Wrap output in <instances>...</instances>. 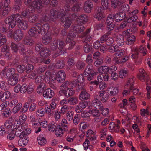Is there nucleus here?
<instances>
[{
	"instance_id": "obj_1",
	"label": "nucleus",
	"mask_w": 151,
	"mask_h": 151,
	"mask_svg": "<svg viewBox=\"0 0 151 151\" xmlns=\"http://www.w3.org/2000/svg\"><path fill=\"white\" fill-rule=\"evenodd\" d=\"M42 1L39 0L37 1H34L28 9L23 11L22 13L23 16L27 17L29 16V13H33L35 10H38L42 8Z\"/></svg>"
},
{
	"instance_id": "obj_2",
	"label": "nucleus",
	"mask_w": 151,
	"mask_h": 151,
	"mask_svg": "<svg viewBox=\"0 0 151 151\" xmlns=\"http://www.w3.org/2000/svg\"><path fill=\"white\" fill-rule=\"evenodd\" d=\"M8 37L10 38H13L16 41H20L24 37V33L21 30L17 29L14 31L13 34L10 32L8 34Z\"/></svg>"
},
{
	"instance_id": "obj_3",
	"label": "nucleus",
	"mask_w": 151,
	"mask_h": 151,
	"mask_svg": "<svg viewBox=\"0 0 151 151\" xmlns=\"http://www.w3.org/2000/svg\"><path fill=\"white\" fill-rule=\"evenodd\" d=\"M2 73L3 75L6 78H9L13 76L18 75L16 73L15 69L13 68H10L7 69V68L5 67L2 71Z\"/></svg>"
},
{
	"instance_id": "obj_4",
	"label": "nucleus",
	"mask_w": 151,
	"mask_h": 151,
	"mask_svg": "<svg viewBox=\"0 0 151 151\" xmlns=\"http://www.w3.org/2000/svg\"><path fill=\"white\" fill-rule=\"evenodd\" d=\"M139 75H137V77L142 81H146L147 84L148 82H150V80L149 79L148 75L143 68H141L139 70Z\"/></svg>"
},
{
	"instance_id": "obj_5",
	"label": "nucleus",
	"mask_w": 151,
	"mask_h": 151,
	"mask_svg": "<svg viewBox=\"0 0 151 151\" xmlns=\"http://www.w3.org/2000/svg\"><path fill=\"white\" fill-rule=\"evenodd\" d=\"M92 104L95 108L100 110L103 109V106L101 102L99 99V97L98 95H96L92 101Z\"/></svg>"
},
{
	"instance_id": "obj_6",
	"label": "nucleus",
	"mask_w": 151,
	"mask_h": 151,
	"mask_svg": "<svg viewBox=\"0 0 151 151\" xmlns=\"http://www.w3.org/2000/svg\"><path fill=\"white\" fill-rule=\"evenodd\" d=\"M5 23L9 24V29L11 30L16 25V21H14L12 16H9L7 17L5 19Z\"/></svg>"
},
{
	"instance_id": "obj_7",
	"label": "nucleus",
	"mask_w": 151,
	"mask_h": 151,
	"mask_svg": "<svg viewBox=\"0 0 151 151\" xmlns=\"http://www.w3.org/2000/svg\"><path fill=\"white\" fill-rule=\"evenodd\" d=\"M56 79L60 83H62L65 79L66 75L65 72L62 70H60L57 73Z\"/></svg>"
},
{
	"instance_id": "obj_8",
	"label": "nucleus",
	"mask_w": 151,
	"mask_h": 151,
	"mask_svg": "<svg viewBox=\"0 0 151 151\" xmlns=\"http://www.w3.org/2000/svg\"><path fill=\"white\" fill-rule=\"evenodd\" d=\"M27 125L26 124H21L20 126H19L18 125H17L16 124H14L13 127V130L14 129H16L15 134L17 136H19L20 134L19 133L21 131L22 132L24 130V129L26 127Z\"/></svg>"
},
{
	"instance_id": "obj_9",
	"label": "nucleus",
	"mask_w": 151,
	"mask_h": 151,
	"mask_svg": "<svg viewBox=\"0 0 151 151\" xmlns=\"http://www.w3.org/2000/svg\"><path fill=\"white\" fill-rule=\"evenodd\" d=\"M60 93L63 94L67 97L73 95L75 93V91L71 88H67L64 90H61L59 91Z\"/></svg>"
},
{
	"instance_id": "obj_10",
	"label": "nucleus",
	"mask_w": 151,
	"mask_h": 151,
	"mask_svg": "<svg viewBox=\"0 0 151 151\" xmlns=\"http://www.w3.org/2000/svg\"><path fill=\"white\" fill-rule=\"evenodd\" d=\"M93 5L91 1L89 0L85 1L84 3L83 9L86 13L90 12L93 9Z\"/></svg>"
},
{
	"instance_id": "obj_11",
	"label": "nucleus",
	"mask_w": 151,
	"mask_h": 151,
	"mask_svg": "<svg viewBox=\"0 0 151 151\" xmlns=\"http://www.w3.org/2000/svg\"><path fill=\"white\" fill-rule=\"evenodd\" d=\"M90 94L85 90L81 91L79 96V99L81 101L86 100L90 98Z\"/></svg>"
},
{
	"instance_id": "obj_12",
	"label": "nucleus",
	"mask_w": 151,
	"mask_h": 151,
	"mask_svg": "<svg viewBox=\"0 0 151 151\" xmlns=\"http://www.w3.org/2000/svg\"><path fill=\"white\" fill-rule=\"evenodd\" d=\"M61 20L62 22L64 23L63 26L65 29H68L70 27L72 21L69 17L65 16Z\"/></svg>"
},
{
	"instance_id": "obj_13",
	"label": "nucleus",
	"mask_w": 151,
	"mask_h": 151,
	"mask_svg": "<svg viewBox=\"0 0 151 151\" xmlns=\"http://www.w3.org/2000/svg\"><path fill=\"white\" fill-rule=\"evenodd\" d=\"M54 93L53 91L50 88L45 90L43 92V96L46 98H52L54 95Z\"/></svg>"
},
{
	"instance_id": "obj_14",
	"label": "nucleus",
	"mask_w": 151,
	"mask_h": 151,
	"mask_svg": "<svg viewBox=\"0 0 151 151\" xmlns=\"http://www.w3.org/2000/svg\"><path fill=\"white\" fill-rule=\"evenodd\" d=\"M90 29H88L83 34V35L81 36L82 37H85L84 39L83 40V42H89L92 39V36L91 35H90L89 33L90 32Z\"/></svg>"
},
{
	"instance_id": "obj_15",
	"label": "nucleus",
	"mask_w": 151,
	"mask_h": 151,
	"mask_svg": "<svg viewBox=\"0 0 151 151\" xmlns=\"http://www.w3.org/2000/svg\"><path fill=\"white\" fill-rule=\"evenodd\" d=\"M20 53L23 55L24 57L26 58V61H27V58L30 57L33 54V52L32 50H29L26 51L24 48L21 49Z\"/></svg>"
},
{
	"instance_id": "obj_16",
	"label": "nucleus",
	"mask_w": 151,
	"mask_h": 151,
	"mask_svg": "<svg viewBox=\"0 0 151 151\" xmlns=\"http://www.w3.org/2000/svg\"><path fill=\"white\" fill-rule=\"evenodd\" d=\"M9 78L8 81L9 84L12 86H14L18 82L19 75H16Z\"/></svg>"
},
{
	"instance_id": "obj_17",
	"label": "nucleus",
	"mask_w": 151,
	"mask_h": 151,
	"mask_svg": "<svg viewBox=\"0 0 151 151\" xmlns=\"http://www.w3.org/2000/svg\"><path fill=\"white\" fill-rule=\"evenodd\" d=\"M84 29L85 27L84 26L76 24L74 27L73 31L77 35V34L81 33L84 31Z\"/></svg>"
},
{
	"instance_id": "obj_18",
	"label": "nucleus",
	"mask_w": 151,
	"mask_h": 151,
	"mask_svg": "<svg viewBox=\"0 0 151 151\" xmlns=\"http://www.w3.org/2000/svg\"><path fill=\"white\" fill-rule=\"evenodd\" d=\"M76 34H75L73 31L72 32L68 33L66 39V42L69 43L74 41L73 40L76 38Z\"/></svg>"
},
{
	"instance_id": "obj_19",
	"label": "nucleus",
	"mask_w": 151,
	"mask_h": 151,
	"mask_svg": "<svg viewBox=\"0 0 151 151\" xmlns=\"http://www.w3.org/2000/svg\"><path fill=\"white\" fill-rule=\"evenodd\" d=\"M88 17L86 14H82L79 16L77 19V22L80 23H84L87 22Z\"/></svg>"
},
{
	"instance_id": "obj_20",
	"label": "nucleus",
	"mask_w": 151,
	"mask_h": 151,
	"mask_svg": "<svg viewBox=\"0 0 151 151\" xmlns=\"http://www.w3.org/2000/svg\"><path fill=\"white\" fill-rule=\"evenodd\" d=\"M10 6H3L2 10L0 13V16H6L8 15L11 11Z\"/></svg>"
},
{
	"instance_id": "obj_21",
	"label": "nucleus",
	"mask_w": 151,
	"mask_h": 151,
	"mask_svg": "<svg viewBox=\"0 0 151 151\" xmlns=\"http://www.w3.org/2000/svg\"><path fill=\"white\" fill-rule=\"evenodd\" d=\"M136 39V37L134 35L130 36L127 37L125 43L128 45H132L135 42Z\"/></svg>"
},
{
	"instance_id": "obj_22",
	"label": "nucleus",
	"mask_w": 151,
	"mask_h": 151,
	"mask_svg": "<svg viewBox=\"0 0 151 151\" xmlns=\"http://www.w3.org/2000/svg\"><path fill=\"white\" fill-rule=\"evenodd\" d=\"M27 125L26 127L24 129V130L20 133L19 137L20 138L24 137H27V135L29 134L31 132L30 128H27Z\"/></svg>"
},
{
	"instance_id": "obj_23",
	"label": "nucleus",
	"mask_w": 151,
	"mask_h": 151,
	"mask_svg": "<svg viewBox=\"0 0 151 151\" xmlns=\"http://www.w3.org/2000/svg\"><path fill=\"white\" fill-rule=\"evenodd\" d=\"M51 52L50 51L49 49L45 47L42 48L40 52L41 56L43 57H47L50 55Z\"/></svg>"
},
{
	"instance_id": "obj_24",
	"label": "nucleus",
	"mask_w": 151,
	"mask_h": 151,
	"mask_svg": "<svg viewBox=\"0 0 151 151\" xmlns=\"http://www.w3.org/2000/svg\"><path fill=\"white\" fill-rule=\"evenodd\" d=\"M109 67L106 66H101L97 70L98 73L106 74L108 72Z\"/></svg>"
},
{
	"instance_id": "obj_25",
	"label": "nucleus",
	"mask_w": 151,
	"mask_h": 151,
	"mask_svg": "<svg viewBox=\"0 0 151 151\" xmlns=\"http://www.w3.org/2000/svg\"><path fill=\"white\" fill-rule=\"evenodd\" d=\"M28 22L25 20H22L19 24L18 26L19 28L22 30H25L28 27Z\"/></svg>"
},
{
	"instance_id": "obj_26",
	"label": "nucleus",
	"mask_w": 151,
	"mask_h": 151,
	"mask_svg": "<svg viewBox=\"0 0 151 151\" xmlns=\"http://www.w3.org/2000/svg\"><path fill=\"white\" fill-rule=\"evenodd\" d=\"M13 124L10 120H7L5 122L3 126L5 128V129L6 132L12 130V129Z\"/></svg>"
},
{
	"instance_id": "obj_27",
	"label": "nucleus",
	"mask_w": 151,
	"mask_h": 151,
	"mask_svg": "<svg viewBox=\"0 0 151 151\" xmlns=\"http://www.w3.org/2000/svg\"><path fill=\"white\" fill-rule=\"evenodd\" d=\"M28 137H24L20 138L18 141V144L19 146L24 147L28 143Z\"/></svg>"
},
{
	"instance_id": "obj_28",
	"label": "nucleus",
	"mask_w": 151,
	"mask_h": 151,
	"mask_svg": "<svg viewBox=\"0 0 151 151\" xmlns=\"http://www.w3.org/2000/svg\"><path fill=\"white\" fill-rule=\"evenodd\" d=\"M116 41L117 44L120 46L123 45L124 43V37L121 35H118L116 38Z\"/></svg>"
},
{
	"instance_id": "obj_29",
	"label": "nucleus",
	"mask_w": 151,
	"mask_h": 151,
	"mask_svg": "<svg viewBox=\"0 0 151 151\" xmlns=\"http://www.w3.org/2000/svg\"><path fill=\"white\" fill-rule=\"evenodd\" d=\"M125 14L122 13H118L115 14L114 15L116 21L118 22L122 21L125 17Z\"/></svg>"
},
{
	"instance_id": "obj_30",
	"label": "nucleus",
	"mask_w": 151,
	"mask_h": 151,
	"mask_svg": "<svg viewBox=\"0 0 151 151\" xmlns=\"http://www.w3.org/2000/svg\"><path fill=\"white\" fill-rule=\"evenodd\" d=\"M77 0H67L66 4L65 6V9L66 12H68L70 10V8L69 4H72L76 2Z\"/></svg>"
},
{
	"instance_id": "obj_31",
	"label": "nucleus",
	"mask_w": 151,
	"mask_h": 151,
	"mask_svg": "<svg viewBox=\"0 0 151 151\" xmlns=\"http://www.w3.org/2000/svg\"><path fill=\"white\" fill-rule=\"evenodd\" d=\"M58 12L55 9H53L51 10L49 14L50 17V19H53L58 18Z\"/></svg>"
},
{
	"instance_id": "obj_32",
	"label": "nucleus",
	"mask_w": 151,
	"mask_h": 151,
	"mask_svg": "<svg viewBox=\"0 0 151 151\" xmlns=\"http://www.w3.org/2000/svg\"><path fill=\"white\" fill-rule=\"evenodd\" d=\"M129 17H126L127 22L128 23H131L135 22L138 19V17L136 15H130L128 14Z\"/></svg>"
},
{
	"instance_id": "obj_33",
	"label": "nucleus",
	"mask_w": 151,
	"mask_h": 151,
	"mask_svg": "<svg viewBox=\"0 0 151 151\" xmlns=\"http://www.w3.org/2000/svg\"><path fill=\"white\" fill-rule=\"evenodd\" d=\"M23 42L26 45L32 46L34 43V41L31 38L27 37L24 39Z\"/></svg>"
},
{
	"instance_id": "obj_34",
	"label": "nucleus",
	"mask_w": 151,
	"mask_h": 151,
	"mask_svg": "<svg viewBox=\"0 0 151 151\" xmlns=\"http://www.w3.org/2000/svg\"><path fill=\"white\" fill-rule=\"evenodd\" d=\"M38 15L37 14H30L28 16L27 18L30 22L33 23L37 21L38 19Z\"/></svg>"
},
{
	"instance_id": "obj_35",
	"label": "nucleus",
	"mask_w": 151,
	"mask_h": 151,
	"mask_svg": "<svg viewBox=\"0 0 151 151\" xmlns=\"http://www.w3.org/2000/svg\"><path fill=\"white\" fill-rule=\"evenodd\" d=\"M57 126V124L54 122L52 121L48 125V128H49V131L53 132L54 131H55L58 127Z\"/></svg>"
},
{
	"instance_id": "obj_36",
	"label": "nucleus",
	"mask_w": 151,
	"mask_h": 151,
	"mask_svg": "<svg viewBox=\"0 0 151 151\" xmlns=\"http://www.w3.org/2000/svg\"><path fill=\"white\" fill-rule=\"evenodd\" d=\"M114 18V15L112 14H110L108 15L107 19L106 20L105 23L106 24H111L113 23Z\"/></svg>"
},
{
	"instance_id": "obj_37",
	"label": "nucleus",
	"mask_w": 151,
	"mask_h": 151,
	"mask_svg": "<svg viewBox=\"0 0 151 151\" xmlns=\"http://www.w3.org/2000/svg\"><path fill=\"white\" fill-rule=\"evenodd\" d=\"M65 129L62 127H57L55 130V134L57 137L62 135L63 134Z\"/></svg>"
},
{
	"instance_id": "obj_38",
	"label": "nucleus",
	"mask_w": 151,
	"mask_h": 151,
	"mask_svg": "<svg viewBox=\"0 0 151 151\" xmlns=\"http://www.w3.org/2000/svg\"><path fill=\"white\" fill-rule=\"evenodd\" d=\"M10 16H12L14 21H16V22L19 23L22 20V18L20 14H12Z\"/></svg>"
},
{
	"instance_id": "obj_39",
	"label": "nucleus",
	"mask_w": 151,
	"mask_h": 151,
	"mask_svg": "<svg viewBox=\"0 0 151 151\" xmlns=\"http://www.w3.org/2000/svg\"><path fill=\"white\" fill-rule=\"evenodd\" d=\"M65 65V62L63 60H60L56 63L55 67L58 69H61L64 67Z\"/></svg>"
},
{
	"instance_id": "obj_40",
	"label": "nucleus",
	"mask_w": 151,
	"mask_h": 151,
	"mask_svg": "<svg viewBox=\"0 0 151 151\" xmlns=\"http://www.w3.org/2000/svg\"><path fill=\"white\" fill-rule=\"evenodd\" d=\"M109 91H110V95H111L115 96L118 92L117 89L113 87H111L109 88Z\"/></svg>"
},
{
	"instance_id": "obj_41",
	"label": "nucleus",
	"mask_w": 151,
	"mask_h": 151,
	"mask_svg": "<svg viewBox=\"0 0 151 151\" xmlns=\"http://www.w3.org/2000/svg\"><path fill=\"white\" fill-rule=\"evenodd\" d=\"M52 38L47 35H45L42 38V42L45 44H48L51 40Z\"/></svg>"
},
{
	"instance_id": "obj_42",
	"label": "nucleus",
	"mask_w": 151,
	"mask_h": 151,
	"mask_svg": "<svg viewBox=\"0 0 151 151\" xmlns=\"http://www.w3.org/2000/svg\"><path fill=\"white\" fill-rule=\"evenodd\" d=\"M68 103L71 105H74L78 103V99L76 97H72L68 99Z\"/></svg>"
},
{
	"instance_id": "obj_43",
	"label": "nucleus",
	"mask_w": 151,
	"mask_h": 151,
	"mask_svg": "<svg viewBox=\"0 0 151 151\" xmlns=\"http://www.w3.org/2000/svg\"><path fill=\"white\" fill-rule=\"evenodd\" d=\"M35 28L37 33L38 34H42V26L41 24L39 23H37L35 24Z\"/></svg>"
},
{
	"instance_id": "obj_44",
	"label": "nucleus",
	"mask_w": 151,
	"mask_h": 151,
	"mask_svg": "<svg viewBox=\"0 0 151 151\" xmlns=\"http://www.w3.org/2000/svg\"><path fill=\"white\" fill-rule=\"evenodd\" d=\"M50 47L51 50L52 51H55L58 48V42L56 40L53 41L51 44Z\"/></svg>"
},
{
	"instance_id": "obj_45",
	"label": "nucleus",
	"mask_w": 151,
	"mask_h": 151,
	"mask_svg": "<svg viewBox=\"0 0 151 151\" xmlns=\"http://www.w3.org/2000/svg\"><path fill=\"white\" fill-rule=\"evenodd\" d=\"M107 131V129L106 128H104L101 130L100 134L101 135L100 138L101 139H104L106 135Z\"/></svg>"
},
{
	"instance_id": "obj_46",
	"label": "nucleus",
	"mask_w": 151,
	"mask_h": 151,
	"mask_svg": "<svg viewBox=\"0 0 151 151\" xmlns=\"http://www.w3.org/2000/svg\"><path fill=\"white\" fill-rule=\"evenodd\" d=\"M7 39L6 36L0 33V46L2 45L6 42Z\"/></svg>"
},
{
	"instance_id": "obj_47",
	"label": "nucleus",
	"mask_w": 151,
	"mask_h": 151,
	"mask_svg": "<svg viewBox=\"0 0 151 151\" xmlns=\"http://www.w3.org/2000/svg\"><path fill=\"white\" fill-rule=\"evenodd\" d=\"M22 106V104L21 103H19L14 107L12 110V112L14 113L18 112L20 110Z\"/></svg>"
},
{
	"instance_id": "obj_48",
	"label": "nucleus",
	"mask_w": 151,
	"mask_h": 151,
	"mask_svg": "<svg viewBox=\"0 0 151 151\" xmlns=\"http://www.w3.org/2000/svg\"><path fill=\"white\" fill-rule=\"evenodd\" d=\"M127 71L125 69H121L119 73V76L121 78H123L127 75Z\"/></svg>"
},
{
	"instance_id": "obj_49",
	"label": "nucleus",
	"mask_w": 151,
	"mask_h": 151,
	"mask_svg": "<svg viewBox=\"0 0 151 151\" xmlns=\"http://www.w3.org/2000/svg\"><path fill=\"white\" fill-rule=\"evenodd\" d=\"M134 80L133 78H129L127 81L126 86H130V90L132 89L133 88Z\"/></svg>"
},
{
	"instance_id": "obj_50",
	"label": "nucleus",
	"mask_w": 151,
	"mask_h": 151,
	"mask_svg": "<svg viewBox=\"0 0 151 151\" xmlns=\"http://www.w3.org/2000/svg\"><path fill=\"white\" fill-rule=\"evenodd\" d=\"M85 63L82 61L78 62L76 64V66L77 69L79 70L83 69L85 66Z\"/></svg>"
},
{
	"instance_id": "obj_51",
	"label": "nucleus",
	"mask_w": 151,
	"mask_h": 151,
	"mask_svg": "<svg viewBox=\"0 0 151 151\" xmlns=\"http://www.w3.org/2000/svg\"><path fill=\"white\" fill-rule=\"evenodd\" d=\"M94 17L96 19L100 21L102 20L103 19L105 18V15L103 13H96Z\"/></svg>"
},
{
	"instance_id": "obj_52",
	"label": "nucleus",
	"mask_w": 151,
	"mask_h": 151,
	"mask_svg": "<svg viewBox=\"0 0 151 151\" xmlns=\"http://www.w3.org/2000/svg\"><path fill=\"white\" fill-rule=\"evenodd\" d=\"M42 136H39L37 138V141L38 144L41 145H44L46 142V139L45 138L42 137Z\"/></svg>"
},
{
	"instance_id": "obj_53",
	"label": "nucleus",
	"mask_w": 151,
	"mask_h": 151,
	"mask_svg": "<svg viewBox=\"0 0 151 151\" xmlns=\"http://www.w3.org/2000/svg\"><path fill=\"white\" fill-rule=\"evenodd\" d=\"M51 78V73L48 70L45 73L44 76V80L47 83H49Z\"/></svg>"
},
{
	"instance_id": "obj_54",
	"label": "nucleus",
	"mask_w": 151,
	"mask_h": 151,
	"mask_svg": "<svg viewBox=\"0 0 151 151\" xmlns=\"http://www.w3.org/2000/svg\"><path fill=\"white\" fill-rule=\"evenodd\" d=\"M49 29V25L48 23H46L44 24L42 26V34L47 32Z\"/></svg>"
},
{
	"instance_id": "obj_55",
	"label": "nucleus",
	"mask_w": 151,
	"mask_h": 151,
	"mask_svg": "<svg viewBox=\"0 0 151 151\" xmlns=\"http://www.w3.org/2000/svg\"><path fill=\"white\" fill-rule=\"evenodd\" d=\"M94 27L96 30H103L105 28V25L103 23H99L95 24Z\"/></svg>"
},
{
	"instance_id": "obj_56",
	"label": "nucleus",
	"mask_w": 151,
	"mask_h": 151,
	"mask_svg": "<svg viewBox=\"0 0 151 151\" xmlns=\"http://www.w3.org/2000/svg\"><path fill=\"white\" fill-rule=\"evenodd\" d=\"M8 135L7 136V138L9 140L13 139L15 137V134L14 133V131L13 130H12L9 131L7 132Z\"/></svg>"
},
{
	"instance_id": "obj_57",
	"label": "nucleus",
	"mask_w": 151,
	"mask_h": 151,
	"mask_svg": "<svg viewBox=\"0 0 151 151\" xmlns=\"http://www.w3.org/2000/svg\"><path fill=\"white\" fill-rule=\"evenodd\" d=\"M150 82H148V84L146 83L147 85L146 87V90L147 91V97L148 99H149L150 97V95L151 93V85L150 84ZM146 83H147L146 82Z\"/></svg>"
},
{
	"instance_id": "obj_58",
	"label": "nucleus",
	"mask_w": 151,
	"mask_h": 151,
	"mask_svg": "<svg viewBox=\"0 0 151 151\" xmlns=\"http://www.w3.org/2000/svg\"><path fill=\"white\" fill-rule=\"evenodd\" d=\"M45 109H40L37 110L36 113L37 116L42 117L45 114Z\"/></svg>"
},
{
	"instance_id": "obj_59",
	"label": "nucleus",
	"mask_w": 151,
	"mask_h": 151,
	"mask_svg": "<svg viewBox=\"0 0 151 151\" xmlns=\"http://www.w3.org/2000/svg\"><path fill=\"white\" fill-rule=\"evenodd\" d=\"M74 112L72 111H68L66 114V117L68 119L69 121L72 120L73 119V115Z\"/></svg>"
},
{
	"instance_id": "obj_60",
	"label": "nucleus",
	"mask_w": 151,
	"mask_h": 151,
	"mask_svg": "<svg viewBox=\"0 0 151 151\" xmlns=\"http://www.w3.org/2000/svg\"><path fill=\"white\" fill-rule=\"evenodd\" d=\"M37 32L34 27H32L28 32L29 35L31 36H34Z\"/></svg>"
},
{
	"instance_id": "obj_61",
	"label": "nucleus",
	"mask_w": 151,
	"mask_h": 151,
	"mask_svg": "<svg viewBox=\"0 0 151 151\" xmlns=\"http://www.w3.org/2000/svg\"><path fill=\"white\" fill-rule=\"evenodd\" d=\"M140 114L142 116H147L149 114V112L148 109H145L143 108L140 110Z\"/></svg>"
},
{
	"instance_id": "obj_62",
	"label": "nucleus",
	"mask_w": 151,
	"mask_h": 151,
	"mask_svg": "<svg viewBox=\"0 0 151 151\" xmlns=\"http://www.w3.org/2000/svg\"><path fill=\"white\" fill-rule=\"evenodd\" d=\"M70 106L67 105H64L60 109V112L61 114H65L69 109Z\"/></svg>"
},
{
	"instance_id": "obj_63",
	"label": "nucleus",
	"mask_w": 151,
	"mask_h": 151,
	"mask_svg": "<svg viewBox=\"0 0 151 151\" xmlns=\"http://www.w3.org/2000/svg\"><path fill=\"white\" fill-rule=\"evenodd\" d=\"M87 76V80L88 81H91L93 80L96 74L94 72H92L88 73Z\"/></svg>"
},
{
	"instance_id": "obj_64",
	"label": "nucleus",
	"mask_w": 151,
	"mask_h": 151,
	"mask_svg": "<svg viewBox=\"0 0 151 151\" xmlns=\"http://www.w3.org/2000/svg\"><path fill=\"white\" fill-rule=\"evenodd\" d=\"M46 66H40L37 70V74H41L44 72L46 70Z\"/></svg>"
}]
</instances>
